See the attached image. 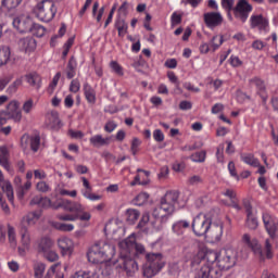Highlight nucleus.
Returning a JSON list of instances; mask_svg holds the SVG:
<instances>
[{"label": "nucleus", "instance_id": "obj_1", "mask_svg": "<svg viewBox=\"0 0 278 278\" xmlns=\"http://www.w3.org/2000/svg\"><path fill=\"white\" fill-rule=\"evenodd\" d=\"M179 205V191H167L161 198L160 205L153 212L152 217L149 213H144L138 224V229L147 231V229H157V220H165L168 216L175 214Z\"/></svg>", "mask_w": 278, "mask_h": 278}, {"label": "nucleus", "instance_id": "obj_2", "mask_svg": "<svg viewBox=\"0 0 278 278\" xmlns=\"http://www.w3.org/2000/svg\"><path fill=\"white\" fill-rule=\"evenodd\" d=\"M119 257L113 262L115 268L124 270L128 277L138 273V263L136 257L143 255L144 245L136 242V235L131 233L128 238L119 241Z\"/></svg>", "mask_w": 278, "mask_h": 278}, {"label": "nucleus", "instance_id": "obj_3", "mask_svg": "<svg viewBox=\"0 0 278 278\" xmlns=\"http://www.w3.org/2000/svg\"><path fill=\"white\" fill-rule=\"evenodd\" d=\"M218 252L214 250H200L191 258V269L194 278H220V270L214 266L218 263Z\"/></svg>", "mask_w": 278, "mask_h": 278}, {"label": "nucleus", "instance_id": "obj_4", "mask_svg": "<svg viewBox=\"0 0 278 278\" xmlns=\"http://www.w3.org/2000/svg\"><path fill=\"white\" fill-rule=\"evenodd\" d=\"M116 255V247L106 241H99L87 252L88 262L91 264H105Z\"/></svg>", "mask_w": 278, "mask_h": 278}, {"label": "nucleus", "instance_id": "obj_5", "mask_svg": "<svg viewBox=\"0 0 278 278\" xmlns=\"http://www.w3.org/2000/svg\"><path fill=\"white\" fill-rule=\"evenodd\" d=\"M33 13L42 23H51L58 14V8H55L53 0H42L33 9Z\"/></svg>", "mask_w": 278, "mask_h": 278}, {"label": "nucleus", "instance_id": "obj_6", "mask_svg": "<svg viewBox=\"0 0 278 278\" xmlns=\"http://www.w3.org/2000/svg\"><path fill=\"white\" fill-rule=\"evenodd\" d=\"M224 12H226L228 21H233L235 16L240 23H247V21H249V15L253 12V5L247 0H238L235 9H226Z\"/></svg>", "mask_w": 278, "mask_h": 278}, {"label": "nucleus", "instance_id": "obj_7", "mask_svg": "<svg viewBox=\"0 0 278 278\" xmlns=\"http://www.w3.org/2000/svg\"><path fill=\"white\" fill-rule=\"evenodd\" d=\"M61 207H64L66 212H75L77 216V220H81V223H85V227L90 226V219L92 218V214L90 212H86V208L81 203L73 202L71 200H63L60 203Z\"/></svg>", "mask_w": 278, "mask_h": 278}, {"label": "nucleus", "instance_id": "obj_8", "mask_svg": "<svg viewBox=\"0 0 278 278\" xmlns=\"http://www.w3.org/2000/svg\"><path fill=\"white\" fill-rule=\"evenodd\" d=\"M236 262H238V252H236L233 249H227L219 252L217 263H215V268L220 270V274L223 275V270L233 268V266H236Z\"/></svg>", "mask_w": 278, "mask_h": 278}, {"label": "nucleus", "instance_id": "obj_9", "mask_svg": "<svg viewBox=\"0 0 278 278\" xmlns=\"http://www.w3.org/2000/svg\"><path fill=\"white\" fill-rule=\"evenodd\" d=\"M210 225H212V217L206 214L200 213L192 219V231L195 236H206L207 230L210 229Z\"/></svg>", "mask_w": 278, "mask_h": 278}, {"label": "nucleus", "instance_id": "obj_10", "mask_svg": "<svg viewBox=\"0 0 278 278\" xmlns=\"http://www.w3.org/2000/svg\"><path fill=\"white\" fill-rule=\"evenodd\" d=\"M250 27L251 29H257L260 34H268L270 31V22L268 17H264L262 14L251 15Z\"/></svg>", "mask_w": 278, "mask_h": 278}, {"label": "nucleus", "instance_id": "obj_11", "mask_svg": "<svg viewBox=\"0 0 278 278\" xmlns=\"http://www.w3.org/2000/svg\"><path fill=\"white\" fill-rule=\"evenodd\" d=\"M265 230L270 238H277L278 236V219L269 213H263L262 215Z\"/></svg>", "mask_w": 278, "mask_h": 278}, {"label": "nucleus", "instance_id": "obj_12", "mask_svg": "<svg viewBox=\"0 0 278 278\" xmlns=\"http://www.w3.org/2000/svg\"><path fill=\"white\" fill-rule=\"evenodd\" d=\"M223 223L220 220L211 222L208 230H206L205 238L211 240V242H220L223 238Z\"/></svg>", "mask_w": 278, "mask_h": 278}, {"label": "nucleus", "instance_id": "obj_13", "mask_svg": "<svg viewBox=\"0 0 278 278\" xmlns=\"http://www.w3.org/2000/svg\"><path fill=\"white\" fill-rule=\"evenodd\" d=\"M243 207L247 214L245 226L248 229L255 231V229L260 227V223L257 222V216L255 213H253V206L251 205V202L249 200H243Z\"/></svg>", "mask_w": 278, "mask_h": 278}, {"label": "nucleus", "instance_id": "obj_14", "mask_svg": "<svg viewBox=\"0 0 278 278\" xmlns=\"http://www.w3.org/2000/svg\"><path fill=\"white\" fill-rule=\"evenodd\" d=\"M31 17L27 15H20L13 18V27L20 31V34H28L33 25Z\"/></svg>", "mask_w": 278, "mask_h": 278}, {"label": "nucleus", "instance_id": "obj_15", "mask_svg": "<svg viewBox=\"0 0 278 278\" xmlns=\"http://www.w3.org/2000/svg\"><path fill=\"white\" fill-rule=\"evenodd\" d=\"M241 242L247 249H250L255 255H264V251L262 250V245L260 244V241H257L255 238H252L251 235L244 233L242 236Z\"/></svg>", "mask_w": 278, "mask_h": 278}, {"label": "nucleus", "instance_id": "obj_16", "mask_svg": "<svg viewBox=\"0 0 278 278\" xmlns=\"http://www.w3.org/2000/svg\"><path fill=\"white\" fill-rule=\"evenodd\" d=\"M21 235V247H18V254L22 256H25L27 251H29L31 247V235L29 233V230L27 227H22L20 229Z\"/></svg>", "mask_w": 278, "mask_h": 278}, {"label": "nucleus", "instance_id": "obj_17", "mask_svg": "<svg viewBox=\"0 0 278 278\" xmlns=\"http://www.w3.org/2000/svg\"><path fill=\"white\" fill-rule=\"evenodd\" d=\"M203 21L208 29L223 25V14L220 12H207L203 14Z\"/></svg>", "mask_w": 278, "mask_h": 278}, {"label": "nucleus", "instance_id": "obj_18", "mask_svg": "<svg viewBox=\"0 0 278 278\" xmlns=\"http://www.w3.org/2000/svg\"><path fill=\"white\" fill-rule=\"evenodd\" d=\"M20 103L16 100H12L7 105V113L9 118H12L15 121V123H21V119L23 118V113L21 112V109H18Z\"/></svg>", "mask_w": 278, "mask_h": 278}, {"label": "nucleus", "instance_id": "obj_19", "mask_svg": "<svg viewBox=\"0 0 278 278\" xmlns=\"http://www.w3.org/2000/svg\"><path fill=\"white\" fill-rule=\"evenodd\" d=\"M147 262L152 264L154 268H159V270H162L164 266H166V260L164 258V255L162 253H148L146 255Z\"/></svg>", "mask_w": 278, "mask_h": 278}, {"label": "nucleus", "instance_id": "obj_20", "mask_svg": "<svg viewBox=\"0 0 278 278\" xmlns=\"http://www.w3.org/2000/svg\"><path fill=\"white\" fill-rule=\"evenodd\" d=\"M249 81L251 86H255L257 94H260L263 103H266V101H268V94L266 93V84L264 80L260 77H253Z\"/></svg>", "mask_w": 278, "mask_h": 278}, {"label": "nucleus", "instance_id": "obj_21", "mask_svg": "<svg viewBox=\"0 0 278 278\" xmlns=\"http://www.w3.org/2000/svg\"><path fill=\"white\" fill-rule=\"evenodd\" d=\"M0 188L7 194V198L10 203H14V188L12 187V182L5 180L3 176V172L0 169Z\"/></svg>", "mask_w": 278, "mask_h": 278}, {"label": "nucleus", "instance_id": "obj_22", "mask_svg": "<svg viewBox=\"0 0 278 278\" xmlns=\"http://www.w3.org/2000/svg\"><path fill=\"white\" fill-rule=\"evenodd\" d=\"M59 248L61 249L62 255H73L75 251V243L70 238H61L58 241Z\"/></svg>", "mask_w": 278, "mask_h": 278}, {"label": "nucleus", "instance_id": "obj_23", "mask_svg": "<svg viewBox=\"0 0 278 278\" xmlns=\"http://www.w3.org/2000/svg\"><path fill=\"white\" fill-rule=\"evenodd\" d=\"M137 175L135 176L134 180L130 182V186H147L149 184V175L151 173L144 170V169H137Z\"/></svg>", "mask_w": 278, "mask_h": 278}, {"label": "nucleus", "instance_id": "obj_24", "mask_svg": "<svg viewBox=\"0 0 278 278\" xmlns=\"http://www.w3.org/2000/svg\"><path fill=\"white\" fill-rule=\"evenodd\" d=\"M0 166L10 173L12 166L10 165V151L7 146H0Z\"/></svg>", "mask_w": 278, "mask_h": 278}, {"label": "nucleus", "instance_id": "obj_25", "mask_svg": "<svg viewBox=\"0 0 278 278\" xmlns=\"http://www.w3.org/2000/svg\"><path fill=\"white\" fill-rule=\"evenodd\" d=\"M40 212L34 211L29 212L27 215H25L21 220V228L36 225L38 220H40Z\"/></svg>", "mask_w": 278, "mask_h": 278}, {"label": "nucleus", "instance_id": "obj_26", "mask_svg": "<svg viewBox=\"0 0 278 278\" xmlns=\"http://www.w3.org/2000/svg\"><path fill=\"white\" fill-rule=\"evenodd\" d=\"M186 229H190V222L186 219L177 220L172 226V231L175 236H184Z\"/></svg>", "mask_w": 278, "mask_h": 278}, {"label": "nucleus", "instance_id": "obj_27", "mask_svg": "<svg viewBox=\"0 0 278 278\" xmlns=\"http://www.w3.org/2000/svg\"><path fill=\"white\" fill-rule=\"evenodd\" d=\"M110 137H103V135H94L89 139L91 147L99 149L101 147H108L110 144Z\"/></svg>", "mask_w": 278, "mask_h": 278}, {"label": "nucleus", "instance_id": "obj_28", "mask_svg": "<svg viewBox=\"0 0 278 278\" xmlns=\"http://www.w3.org/2000/svg\"><path fill=\"white\" fill-rule=\"evenodd\" d=\"M29 205H37V207H42L43 210H48V207H51V199L42 195H35L30 200Z\"/></svg>", "mask_w": 278, "mask_h": 278}, {"label": "nucleus", "instance_id": "obj_29", "mask_svg": "<svg viewBox=\"0 0 278 278\" xmlns=\"http://www.w3.org/2000/svg\"><path fill=\"white\" fill-rule=\"evenodd\" d=\"M46 125L48 129H60L62 122L58 113H51L47 116Z\"/></svg>", "mask_w": 278, "mask_h": 278}, {"label": "nucleus", "instance_id": "obj_30", "mask_svg": "<svg viewBox=\"0 0 278 278\" xmlns=\"http://www.w3.org/2000/svg\"><path fill=\"white\" fill-rule=\"evenodd\" d=\"M26 81L33 88H36L37 90H40L42 88V77L38 75L37 73H30L26 75Z\"/></svg>", "mask_w": 278, "mask_h": 278}, {"label": "nucleus", "instance_id": "obj_31", "mask_svg": "<svg viewBox=\"0 0 278 278\" xmlns=\"http://www.w3.org/2000/svg\"><path fill=\"white\" fill-rule=\"evenodd\" d=\"M20 47L26 53H31V51L36 50V39L26 37L20 41Z\"/></svg>", "mask_w": 278, "mask_h": 278}, {"label": "nucleus", "instance_id": "obj_32", "mask_svg": "<svg viewBox=\"0 0 278 278\" xmlns=\"http://www.w3.org/2000/svg\"><path fill=\"white\" fill-rule=\"evenodd\" d=\"M65 73L68 79H73L77 75V59L75 56L70 58Z\"/></svg>", "mask_w": 278, "mask_h": 278}, {"label": "nucleus", "instance_id": "obj_33", "mask_svg": "<svg viewBox=\"0 0 278 278\" xmlns=\"http://www.w3.org/2000/svg\"><path fill=\"white\" fill-rule=\"evenodd\" d=\"M115 29H117L119 38H125V35L127 34V31L129 29V25L127 24L125 18L118 17L115 21Z\"/></svg>", "mask_w": 278, "mask_h": 278}, {"label": "nucleus", "instance_id": "obj_34", "mask_svg": "<svg viewBox=\"0 0 278 278\" xmlns=\"http://www.w3.org/2000/svg\"><path fill=\"white\" fill-rule=\"evenodd\" d=\"M125 216L126 223H128V225H136V222L138 220V218H140V211L136 208H128L125 212Z\"/></svg>", "mask_w": 278, "mask_h": 278}, {"label": "nucleus", "instance_id": "obj_35", "mask_svg": "<svg viewBox=\"0 0 278 278\" xmlns=\"http://www.w3.org/2000/svg\"><path fill=\"white\" fill-rule=\"evenodd\" d=\"M50 225L51 227H53V229H56L58 231L71 232L75 230V225L73 224H66L62 222H51Z\"/></svg>", "mask_w": 278, "mask_h": 278}, {"label": "nucleus", "instance_id": "obj_36", "mask_svg": "<svg viewBox=\"0 0 278 278\" xmlns=\"http://www.w3.org/2000/svg\"><path fill=\"white\" fill-rule=\"evenodd\" d=\"M84 92H85V98L87 99L88 103H96L97 102V92L90 86L88 83L84 85Z\"/></svg>", "mask_w": 278, "mask_h": 278}, {"label": "nucleus", "instance_id": "obj_37", "mask_svg": "<svg viewBox=\"0 0 278 278\" xmlns=\"http://www.w3.org/2000/svg\"><path fill=\"white\" fill-rule=\"evenodd\" d=\"M10 55H12V51L10 47L3 46L0 47V66H5L8 62H10Z\"/></svg>", "mask_w": 278, "mask_h": 278}, {"label": "nucleus", "instance_id": "obj_38", "mask_svg": "<svg viewBox=\"0 0 278 278\" xmlns=\"http://www.w3.org/2000/svg\"><path fill=\"white\" fill-rule=\"evenodd\" d=\"M51 247H53V241L48 237H43L39 241L38 251L39 253H47L48 251H51Z\"/></svg>", "mask_w": 278, "mask_h": 278}, {"label": "nucleus", "instance_id": "obj_39", "mask_svg": "<svg viewBox=\"0 0 278 278\" xmlns=\"http://www.w3.org/2000/svg\"><path fill=\"white\" fill-rule=\"evenodd\" d=\"M161 270L154 267L151 263L146 262L143 265V277L152 278L155 277Z\"/></svg>", "mask_w": 278, "mask_h": 278}, {"label": "nucleus", "instance_id": "obj_40", "mask_svg": "<svg viewBox=\"0 0 278 278\" xmlns=\"http://www.w3.org/2000/svg\"><path fill=\"white\" fill-rule=\"evenodd\" d=\"M224 197H228V199H230L231 205L235 210H237V212H240V210H242V206H240V204H238V198L236 197V191H233L231 189H227L224 192Z\"/></svg>", "mask_w": 278, "mask_h": 278}, {"label": "nucleus", "instance_id": "obj_41", "mask_svg": "<svg viewBox=\"0 0 278 278\" xmlns=\"http://www.w3.org/2000/svg\"><path fill=\"white\" fill-rule=\"evenodd\" d=\"M241 160L244 164H248V166H253L254 168L260 166V160H257L252 153L242 154Z\"/></svg>", "mask_w": 278, "mask_h": 278}, {"label": "nucleus", "instance_id": "obj_42", "mask_svg": "<svg viewBox=\"0 0 278 278\" xmlns=\"http://www.w3.org/2000/svg\"><path fill=\"white\" fill-rule=\"evenodd\" d=\"M29 190H31V180H27L24 185H20L16 191L17 199H20V201L25 199V195L27 192H29Z\"/></svg>", "mask_w": 278, "mask_h": 278}, {"label": "nucleus", "instance_id": "obj_43", "mask_svg": "<svg viewBox=\"0 0 278 278\" xmlns=\"http://www.w3.org/2000/svg\"><path fill=\"white\" fill-rule=\"evenodd\" d=\"M206 159H207V151L205 150L194 152L193 154L190 155L191 162H195L197 164H203V162H205Z\"/></svg>", "mask_w": 278, "mask_h": 278}, {"label": "nucleus", "instance_id": "obj_44", "mask_svg": "<svg viewBox=\"0 0 278 278\" xmlns=\"http://www.w3.org/2000/svg\"><path fill=\"white\" fill-rule=\"evenodd\" d=\"M33 36H36L37 38H42L45 34H47V28L40 24H31V29L29 30Z\"/></svg>", "mask_w": 278, "mask_h": 278}, {"label": "nucleus", "instance_id": "obj_45", "mask_svg": "<svg viewBox=\"0 0 278 278\" xmlns=\"http://www.w3.org/2000/svg\"><path fill=\"white\" fill-rule=\"evenodd\" d=\"M8 240L9 244L12 249H16L17 241H16V230L11 225L8 226Z\"/></svg>", "mask_w": 278, "mask_h": 278}, {"label": "nucleus", "instance_id": "obj_46", "mask_svg": "<svg viewBox=\"0 0 278 278\" xmlns=\"http://www.w3.org/2000/svg\"><path fill=\"white\" fill-rule=\"evenodd\" d=\"M30 151L38 153L40 150V135H34L29 137Z\"/></svg>", "mask_w": 278, "mask_h": 278}, {"label": "nucleus", "instance_id": "obj_47", "mask_svg": "<svg viewBox=\"0 0 278 278\" xmlns=\"http://www.w3.org/2000/svg\"><path fill=\"white\" fill-rule=\"evenodd\" d=\"M224 39L222 35H216L214 36L211 41H210V46L212 51H217V49H220V47L223 46Z\"/></svg>", "mask_w": 278, "mask_h": 278}, {"label": "nucleus", "instance_id": "obj_48", "mask_svg": "<svg viewBox=\"0 0 278 278\" xmlns=\"http://www.w3.org/2000/svg\"><path fill=\"white\" fill-rule=\"evenodd\" d=\"M147 201H149V193L147 192H141L138 195H136V198L132 200L134 205L137 206H142L144 205V203H147Z\"/></svg>", "mask_w": 278, "mask_h": 278}, {"label": "nucleus", "instance_id": "obj_49", "mask_svg": "<svg viewBox=\"0 0 278 278\" xmlns=\"http://www.w3.org/2000/svg\"><path fill=\"white\" fill-rule=\"evenodd\" d=\"M60 77H62V73L58 72L54 77L52 78V81L50 83L48 87L49 94H53L55 91V88H58V84L60 81Z\"/></svg>", "mask_w": 278, "mask_h": 278}, {"label": "nucleus", "instance_id": "obj_50", "mask_svg": "<svg viewBox=\"0 0 278 278\" xmlns=\"http://www.w3.org/2000/svg\"><path fill=\"white\" fill-rule=\"evenodd\" d=\"M58 220H63L64 223H75L77 220V213L75 214H59L56 215Z\"/></svg>", "mask_w": 278, "mask_h": 278}, {"label": "nucleus", "instance_id": "obj_51", "mask_svg": "<svg viewBox=\"0 0 278 278\" xmlns=\"http://www.w3.org/2000/svg\"><path fill=\"white\" fill-rule=\"evenodd\" d=\"M45 269L46 266L43 263H37L34 265V273H35V278H42L45 277Z\"/></svg>", "mask_w": 278, "mask_h": 278}, {"label": "nucleus", "instance_id": "obj_52", "mask_svg": "<svg viewBox=\"0 0 278 278\" xmlns=\"http://www.w3.org/2000/svg\"><path fill=\"white\" fill-rule=\"evenodd\" d=\"M110 66H111L112 71H114V73L116 75H118L119 77H123V75H125V72H123V66H121V64H118V62L111 61Z\"/></svg>", "mask_w": 278, "mask_h": 278}, {"label": "nucleus", "instance_id": "obj_53", "mask_svg": "<svg viewBox=\"0 0 278 278\" xmlns=\"http://www.w3.org/2000/svg\"><path fill=\"white\" fill-rule=\"evenodd\" d=\"M140 144H142V141L138 138H134L130 146V152L132 155H138V151H140Z\"/></svg>", "mask_w": 278, "mask_h": 278}, {"label": "nucleus", "instance_id": "obj_54", "mask_svg": "<svg viewBox=\"0 0 278 278\" xmlns=\"http://www.w3.org/2000/svg\"><path fill=\"white\" fill-rule=\"evenodd\" d=\"M79 90H81V83H79V79L75 78L70 84V92L77 94Z\"/></svg>", "mask_w": 278, "mask_h": 278}, {"label": "nucleus", "instance_id": "obj_55", "mask_svg": "<svg viewBox=\"0 0 278 278\" xmlns=\"http://www.w3.org/2000/svg\"><path fill=\"white\" fill-rule=\"evenodd\" d=\"M58 268V264H54V265H52L49 269H48V271H47V274H46V276L43 277V278H58V277H63L64 278V275H62V274H55V269Z\"/></svg>", "mask_w": 278, "mask_h": 278}, {"label": "nucleus", "instance_id": "obj_56", "mask_svg": "<svg viewBox=\"0 0 278 278\" xmlns=\"http://www.w3.org/2000/svg\"><path fill=\"white\" fill-rule=\"evenodd\" d=\"M22 2L23 0H4V8H7V10H14L18 8Z\"/></svg>", "mask_w": 278, "mask_h": 278}, {"label": "nucleus", "instance_id": "obj_57", "mask_svg": "<svg viewBox=\"0 0 278 278\" xmlns=\"http://www.w3.org/2000/svg\"><path fill=\"white\" fill-rule=\"evenodd\" d=\"M91 278H110V271L108 269H98L94 273H90Z\"/></svg>", "mask_w": 278, "mask_h": 278}, {"label": "nucleus", "instance_id": "obj_58", "mask_svg": "<svg viewBox=\"0 0 278 278\" xmlns=\"http://www.w3.org/2000/svg\"><path fill=\"white\" fill-rule=\"evenodd\" d=\"M182 16L184 15L174 12L170 16L172 27H177V25H181Z\"/></svg>", "mask_w": 278, "mask_h": 278}, {"label": "nucleus", "instance_id": "obj_59", "mask_svg": "<svg viewBox=\"0 0 278 278\" xmlns=\"http://www.w3.org/2000/svg\"><path fill=\"white\" fill-rule=\"evenodd\" d=\"M21 84H23V80L21 79H16L15 81H13L7 89V92L9 94H14V92H16L18 90V87L21 86Z\"/></svg>", "mask_w": 278, "mask_h": 278}, {"label": "nucleus", "instance_id": "obj_60", "mask_svg": "<svg viewBox=\"0 0 278 278\" xmlns=\"http://www.w3.org/2000/svg\"><path fill=\"white\" fill-rule=\"evenodd\" d=\"M223 10H236V0H220Z\"/></svg>", "mask_w": 278, "mask_h": 278}, {"label": "nucleus", "instance_id": "obj_61", "mask_svg": "<svg viewBox=\"0 0 278 278\" xmlns=\"http://www.w3.org/2000/svg\"><path fill=\"white\" fill-rule=\"evenodd\" d=\"M22 110L25 114H30L31 111L34 110V100L28 99L27 101H25L24 104H23Z\"/></svg>", "mask_w": 278, "mask_h": 278}, {"label": "nucleus", "instance_id": "obj_62", "mask_svg": "<svg viewBox=\"0 0 278 278\" xmlns=\"http://www.w3.org/2000/svg\"><path fill=\"white\" fill-rule=\"evenodd\" d=\"M43 255L48 262H58L59 255L54 251L49 250L48 252H43Z\"/></svg>", "mask_w": 278, "mask_h": 278}, {"label": "nucleus", "instance_id": "obj_63", "mask_svg": "<svg viewBox=\"0 0 278 278\" xmlns=\"http://www.w3.org/2000/svg\"><path fill=\"white\" fill-rule=\"evenodd\" d=\"M36 189L38 190V192H49L51 190V187H49V184H47L46 181H39L36 185Z\"/></svg>", "mask_w": 278, "mask_h": 278}, {"label": "nucleus", "instance_id": "obj_64", "mask_svg": "<svg viewBox=\"0 0 278 278\" xmlns=\"http://www.w3.org/2000/svg\"><path fill=\"white\" fill-rule=\"evenodd\" d=\"M92 275L90 274V271H76L75 274H73L70 278H91Z\"/></svg>", "mask_w": 278, "mask_h": 278}]
</instances>
